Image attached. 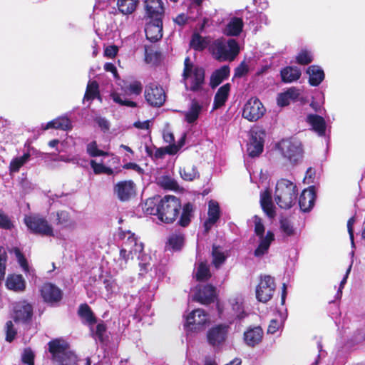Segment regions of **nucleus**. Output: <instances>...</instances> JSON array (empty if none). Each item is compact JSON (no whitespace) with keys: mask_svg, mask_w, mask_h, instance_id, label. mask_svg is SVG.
<instances>
[{"mask_svg":"<svg viewBox=\"0 0 365 365\" xmlns=\"http://www.w3.org/2000/svg\"><path fill=\"white\" fill-rule=\"evenodd\" d=\"M230 75V70H215L212 74L210 80V86L215 88Z\"/></svg>","mask_w":365,"mask_h":365,"instance_id":"nucleus-38","label":"nucleus"},{"mask_svg":"<svg viewBox=\"0 0 365 365\" xmlns=\"http://www.w3.org/2000/svg\"><path fill=\"white\" fill-rule=\"evenodd\" d=\"M145 17L149 20H163V2L161 0H145L144 2Z\"/></svg>","mask_w":365,"mask_h":365,"instance_id":"nucleus-15","label":"nucleus"},{"mask_svg":"<svg viewBox=\"0 0 365 365\" xmlns=\"http://www.w3.org/2000/svg\"><path fill=\"white\" fill-rule=\"evenodd\" d=\"M159 184L167 190H175L178 187L177 182L170 177L163 176L159 179Z\"/></svg>","mask_w":365,"mask_h":365,"instance_id":"nucleus-53","label":"nucleus"},{"mask_svg":"<svg viewBox=\"0 0 365 365\" xmlns=\"http://www.w3.org/2000/svg\"><path fill=\"white\" fill-rule=\"evenodd\" d=\"M190 47L196 51H202L207 46L205 38L198 34H194L190 43Z\"/></svg>","mask_w":365,"mask_h":365,"instance_id":"nucleus-45","label":"nucleus"},{"mask_svg":"<svg viewBox=\"0 0 365 365\" xmlns=\"http://www.w3.org/2000/svg\"><path fill=\"white\" fill-rule=\"evenodd\" d=\"M263 148L264 133H252L247 148L248 155L252 158L257 157L262 153Z\"/></svg>","mask_w":365,"mask_h":365,"instance_id":"nucleus-18","label":"nucleus"},{"mask_svg":"<svg viewBox=\"0 0 365 365\" xmlns=\"http://www.w3.org/2000/svg\"><path fill=\"white\" fill-rule=\"evenodd\" d=\"M275 287L274 278L271 276L261 277L260 282L256 288L257 299L261 302H267L272 297Z\"/></svg>","mask_w":365,"mask_h":365,"instance_id":"nucleus-12","label":"nucleus"},{"mask_svg":"<svg viewBox=\"0 0 365 365\" xmlns=\"http://www.w3.org/2000/svg\"><path fill=\"white\" fill-rule=\"evenodd\" d=\"M265 113V108L257 98H251L245 104L242 116L249 121H257Z\"/></svg>","mask_w":365,"mask_h":365,"instance_id":"nucleus-11","label":"nucleus"},{"mask_svg":"<svg viewBox=\"0 0 365 365\" xmlns=\"http://www.w3.org/2000/svg\"><path fill=\"white\" fill-rule=\"evenodd\" d=\"M72 125L71 120L66 117H59L50 122H48L45 130L50 128L61 129L63 130H68L71 129Z\"/></svg>","mask_w":365,"mask_h":365,"instance_id":"nucleus-33","label":"nucleus"},{"mask_svg":"<svg viewBox=\"0 0 365 365\" xmlns=\"http://www.w3.org/2000/svg\"><path fill=\"white\" fill-rule=\"evenodd\" d=\"M281 322L276 319H272L268 326L267 332L269 334H274L279 329Z\"/></svg>","mask_w":365,"mask_h":365,"instance_id":"nucleus-63","label":"nucleus"},{"mask_svg":"<svg viewBox=\"0 0 365 365\" xmlns=\"http://www.w3.org/2000/svg\"><path fill=\"white\" fill-rule=\"evenodd\" d=\"M220 217V207L216 201L210 200L209 202L208 218L205 222V227L207 230L218 220Z\"/></svg>","mask_w":365,"mask_h":365,"instance_id":"nucleus-30","label":"nucleus"},{"mask_svg":"<svg viewBox=\"0 0 365 365\" xmlns=\"http://www.w3.org/2000/svg\"><path fill=\"white\" fill-rule=\"evenodd\" d=\"M90 164L94 173L96 175L104 173L110 175L114 174V170L113 169L105 166L102 163H97L95 160H91Z\"/></svg>","mask_w":365,"mask_h":365,"instance_id":"nucleus-49","label":"nucleus"},{"mask_svg":"<svg viewBox=\"0 0 365 365\" xmlns=\"http://www.w3.org/2000/svg\"><path fill=\"white\" fill-rule=\"evenodd\" d=\"M282 155L292 163H297L302 156L301 143L296 139L282 140L279 143Z\"/></svg>","mask_w":365,"mask_h":365,"instance_id":"nucleus-9","label":"nucleus"},{"mask_svg":"<svg viewBox=\"0 0 365 365\" xmlns=\"http://www.w3.org/2000/svg\"><path fill=\"white\" fill-rule=\"evenodd\" d=\"M208 316L204 310L197 309L193 310L186 318V325L195 331L200 330L208 322Z\"/></svg>","mask_w":365,"mask_h":365,"instance_id":"nucleus-17","label":"nucleus"},{"mask_svg":"<svg viewBox=\"0 0 365 365\" xmlns=\"http://www.w3.org/2000/svg\"><path fill=\"white\" fill-rule=\"evenodd\" d=\"M309 83L312 86H319L324 78V70H307Z\"/></svg>","mask_w":365,"mask_h":365,"instance_id":"nucleus-43","label":"nucleus"},{"mask_svg":"<svg viewBox=\"0 0 365 365\" xmlns=\"http://www.w3.org/2000/svg\"><path fill=\"white\" fill-rule=\"evenodd\" d=\"M112 99L113 101L120 106L135 108L137 106V104L135 102L128 100L125 98L124 97L121 96V95L114 93L111 95Z\"/></svg>","mask_w":365,"mask_h":365,"instance_id":"nucleus-55","label":"nucleus"},{"mask_svg":"<svg viewBox=\"0 0 365 365\" xmlns=\"http://www.w3.org/2000/svg\"><path fill=\"white\" fill-rule=\"evenodd\" d=\"M201 106L196 101H193L190 110L185 113V120L188 123H194L199 116Z\"/></svg>","mask_w":365,"mask_h":365,"instance_id":"nucleus-44","label":"nucleus"},{"mask_svg":"<svg viewBox=\"0 0 365 365\" xmlns=\"http://www.w3.org/2000/svg\"><path fill=\"white\" fill-rule=\"evenodd\" d=\"M123 238L125 240L120 250V259H125L128 262L130 258L133 259L134 256H136L139 260L146 259L147 257L142 254L144 248L143 244L138 241L135 234L128 231L127 234L124 235Z\"/></svg>","mask_w":365,"mask_h":365,"instance_id":"nucleus-7","label":"nucleus"},{"mask_svg":"<svg viewBox=\"0 0 365 365\" xmlns=\"http://www.w3.org/2000/svg\"><path fill=\"white\" fill-rule=\"evenodd\" d=\"M145 36L151 42H156L163 36V20H149L145 28Z\"/></svg>","mask_w":365,"mask_h":365,"instance_id":"nucleus-19","label":"nucleus"},{"mask_svg":"<svg viewBox=\"0 0 365 365\" xmlns=\"http://www.w3.org/2000/svg\"><path fill=\"white\" fill-rule=\"evenodd\" d=\"M243 28L242 19L234 17L230 19L224 29V34L228 36H236L240 35Z\"/></svg>","mask_w":365,"mask_h":365,"instance_id":"nucleus-31","label":"nucleus"},{"mask_svg":"<svg viewBox=\"0 0 365 365\" xmlns=\"http://www.w3.org/2000/svg\"><path fill=\"white\" fill-rule=\"evenodd\" d=\"M86 150L89 155L91 157L105 156L108 155V153L101 150L98 148L96 141H92L88 143L87 145Z\"/></svg>","mask_w":365,"mask_h":365,"instance_id":"nucleus-54","label":"nucleus"},{"mask_svg":"<svg viewBox=\"0 0 365 365\" xmlns=\"http://www.w3.org/2000/svg\"><path fill=\"white\" fill-rule=\"evenodd\" d=\"M298 195L297 185L287 179H281L277 181L274 200L280 208L289 209L295 203Z\"/></svg>","mask_w":365,"mask_h":365,"instance_id":"nucleus-3","label":"nucleus"},{"mask_svg":"<svg viewBox=\"0 0 365 365\" xmlns=\"http://www.w3.org/2000/svg\"><path fill=\"white\" fill-rule=\"evenodd\" d=\"M182 77L187 91L197 93L202 99L208 97L204 70H184Z\"/></svg>","mask_w":365,"mask_h":365,"instance_id":"nucleus-5","label":"nucleus"},{"mask_svg":"<svg viewBox=\"0 0 365 365\" xmlns=\"http://www.w3.org/2000/svg\"><path fill=\"white\" fill-rule=\"evenodd\" d=\"M145 98L153 107H160L165 101V93L162 87L156 83H150L145 89Z\"/></svg>","mask_w":365,"mask_h":365,"instance_id":"nucleus-13","label":"nucleus"},{"mask_svg":"<svg viewBox=\"0 0 365 365\" xmlns=\"http://www.w3.org/2000/svg\"><path fill=\"white\" fill-rule=\"evenodd\" d=\"M24 223L28 229L34 234L53 236V229L47 220L40 215H31L24 217Z\"/></svg>","mask_w":365,"mask_h":365,"instance_id":"nucleus-8","label":"nucleus"},{"mask_svg":"<svg viewBox=\"0 0 365 365\" xmlns=\"http://www.w3.org/2000/svg\"><path fill=\"white\" fill-rule=\"evenodd\" d=\"M179 172L181 178L187 181H192L200 176L196 167L191 164H187L183 168H180Z\"/></svg>","mask_w":365,"mask_h":365,"instance_id":"nucleus-36","label":"nucleus"},{"mask_svg":"<svg viewBox=\"0 0 365 365\" xmlns=\"http://www.w3.org/2000/svg\"><path fill=\"white\" fill-rule=\"evenodd\" d=\"M355 222L354 217H351L347 222V230L350 237L351 246L354 247L353 225Z\"/></svg>","mask_w":365,"mask_h":365,"instance_id":"nucleus-64","label":"nucleus"},{"mask_svg":"<svg viewBox=\"0 0 365 365\" xmlns=\"http://www.w3.org/2000/svg\"><path fill=\"white\" fill-rule=\"evenodd\" d=\"M280 228L282 232L287 236H292L295 234V229L293 225L286 218L280 220Z\"/></svg>","mask_w":365,"mask_h":365,"instance_id":"nucleus-52","label":"nucleus"},{"mask_svg":"<svg viewBox=\"0 0 365 365\" xmlns=\"http://www.w3.org/2000/svg\"><path fill=\"white\" fill-rule=\"evenodd\" d=\"M78 315L88 325H93L96 322V317L89 306L87 304H81L78 311Z\"/></svg>","mask_w":365,"mask_h":365,"instance_id":"nucleus-37","label":"nucleus"},{"mask_svg":"<svg viewBox=\"0 0 365 365\" xmlns=\"http://www.w3.org/2000/svg\"><path fill=\"white\" fill-rule=\"evenodd\" d=\"M118 51V46L115 45L108 46L104 49V56L108 58H113L116 56Z\"/></svg>","mask_w":365,"mask_h":365,"instance_id":"nucleus-62","label":"nucleus"},{"mask_svg":"<svg viewBox=\"0 0 365 365\" xmlns=\"http://www.w3.org/2000/svg\"><path fill=\"white\" fill-rule=\"evenodd\" d=\"M263 336V331L260 327H250L244 333L245 344L251 347L259 344Z\"/></svg>","mask_w":365,"mask_h":365,"instance_id":"nucleus-21","label":"nucleus"},{"mask_svg":"<svg viewBox=\"0 0 365 365\" xmlns=\"http://www.w3.org/2000/svg\"><path fill=\"white\" fill-rule=\"evenodd\" d=\"M252 222L255 227V233L258 237V245L254 251V255L257 258H261L268 253L269 247L274 240V235L271 230H268L264 235V225L262 219L257 215L252 217Z\"/></svg>","mask_w":365,"mask_h":365,"instance_id":"nucleus-6","label":"nucleus"},{"mask_svg":"<svg viewBox=\"0 0 365 365\" xmlns=\"http://www.w3.org/2000/svg\"><path fill=\"white\" fill-rule=\"evenodd\" d=\"M43 301L48 304H54L59 302L63 296L62 291L52 283H45L40 289Z\"/></svg>","mask_w":365,"mask_h":365,"instance_id":"nucleus-16","label":"nucleus"},{"mask_svg":"<svg viewBox=\"0 0 365 365\" xmlns=\"http://www.w3.org/2000/svg\"><path fill=\"white\" fill-rule=\"evenodd\" d=\"M260 205L264 212L269 219H273L275 217V207L272 202L271 195L268 191L265 190L261 192Z\"/></svg>","mask_w":365,"mask_h":365,"instance_id":"nucleus-25","label":"nucleus"},{"mask_svg":"<svg viewBox=\"0 0 365 365\" xmlns=\"http://www.w3.org/2000/svg\"><path fill=\"white\" fill-rule=\"evenodd\" d=\"M14 252L16 255L19 264L23 269L24 272L29 274H34V271L31 269H30L26 259L24 257L21 251L18 248H14Z\"/></svg>","mask_w":365,"mask_h":365,"instance_id":"nucleus-50","label":"nucleus"},{"mask_svg":"<svg viewBox=\"0 0 365 365\" xmlns=\"http://www.w3.org/2000/svg\"><path fill=\"white\" fill-rule=\"evenodd\" d=\"M185 242V237L182 233L172 234L168 240L165 249L167 250L179 251L182 249Z\"/></svg>","mask_w":365,"mask_h":365,"instance_id":"nucleus-32","label":"nucleus"},{"mask_svg":"<svg viewBox=\"0 0 365 365\" xmlns=\"http://www.w3.org/2000/svg\"><path fill=\"white\" fill-rule=\"evenodd\" d=\"M315 198L316 192L314 186L304 189L299 198V205L301 210L304 212H309L314 205Z\"/></svg>","mask_w":365,"mask_h":365,"instance_id":"nucleus-20","label":"nucleus"},{"mask_svg":"<svg viewBox=\"0 0 365 365\" xmlns=\"http://www.w3.org/2000/svg\"><path fill=\"white\" fill-rule=\"evenodd\" d=\"M230 303L232 306V310L233 315L238 319L241 320L247 316V313L245 312L243 302L242 298H233L230 300Z\"/></svg>","mask_w":365,"mask_h":365,"instance_id":"nucleus-35","label":"nucleus"},{"mask_svg":"<svg viewBox=\"0 0 365 365\" xmlns=\"http://www.w3.org/2000/svg\"><path fill=\"white\" fill-rule=\"evenodd\" d=\"M0 227L5 230H11L13 223L9 217L0 210Z\"/></svg>","mask_w":365,"mask_h":365,"instance_id":"nucleus-58","label":"nucleus"},{"mask_svg":"<svg viewBox=\"0 0 365 365\" xmlns=\"http://www.w3.org/2000/svg\"><path fill=\"white\" fill-rule=\"evenodd\" d=\"M215 296V289L210 284H207L202 288H200L195 294V298L202 304H210L214 301Z\"/></svg>","mask_w":365,"mask_h":365,"instance_id":"nucleus-24","label":"nucleus"},{"mask_svg":"<svg viewBox=\"0 0 365 365\" xmlns=\"http://www.w3.org/2000/svg\"><path fill=\"white\" fill-rule=\"evenodd\" d=\"M30 154L24 153L23 156L14 159L10 163V171L12 173L18 172L29 159Z\"/></svg>","mask_w":365,"mask_h":365,"instance_id":"nucleus-48","label":"nucleus"},{"mask_svg":"<svg viewBox=\"0 0 365 365\" xmlns=\"http://www.w3.org/2000/svg\"><path fill=\"white\" fill-rule=\"evenodd\" d=\"M209 51L212 57L220 62L232 61L240 53V46L235 39L221 38L212 42Z\"/></svg>","mask_w":365,"mask_h":365,"instance_id":"nucleus-2","label":"nucleus"},{"mask_svg":"<svg viewBox=\"0 0 365 365\" xmlns=\"http://www.w3.org/2000/svg\"><path fill=\"white\" fill-rule=\"evenodd\" d=\"M138 2V0H118L117 6L120 13L129 15L135 11Z\"/></svg>","mask_w":365,"mask_h":365,"instance_id":"nucleus-34","label":"nucleus"},{"mask_svg":"<svg viewBox=\"0 0 365 365\" xmlns=\"http://www.w3.org/2000/svg\"><path fill=\"white\" fill-rule=\"evenodd\" d=\"M282 82L291 83L297 81L302 76L301 70H280Z\"/></svg>","mask_w":365,"mask_h":365,"instance_id":"nucleus-41","label":"nucleus"},{"mask_svg":"<svg viewBox=\"0 0 365 365\" xmlns=\"http://www.w3.org/2000/svg\"><path fill=\"white\" fill-rule=\"evenodd\" d=\"M57 224L63 228L73 229L75 227V222L71 219L68 212L61 211L57 212Z\"/></svg>","mask_w":365,"mask_h":365,"instance_id":"nucleus-39","label":"nucleus"},{"mask_svg":"<svg viewBox=\"0 0 365 365\" xmlns=\"http://www.w3.org/2000/svg\"><path fill=\"white\" fill-rule=\"evenodd\" d=\"M296 60L300 65H307L313 60L312 53L307 48L302 49L296 56Z\"/></svg>","mask_w":365,"mask_h":365,"instance_id":"nucleus-47","label":"nucleus"},{"mask_svg":"<svg viewBox=\"0 0 365 365\" xmlns=\"http://www.w3.org/2000/svg\"><path fill=\"white\" fill-rule=\"evenodd\" d=\"M94 120L103 131L106 132L109 130L110 123L106 118L98 116L96 117Z\"/></svg>","mask_w":365,"mask_h":365,"instance_id":"nucleus-60","label":"nucleus"},{"mask_svg":"<svg viewBox=\"0 0 365 365\" xmlns=\"http://www.w3.org/2000/svg\"><path fill=\"white\" fill-rule=\"evenodd\" d=\"M301 94V91L296 87L288 88L286 91L280 93L277 96V104L280 107L288 106L290 102L297 101Z\"/></svg>","mask_w":365,"mask_h":365,"instance_id":"nucleus-23","label":"nucleus"},{"mask_svg":"<svg viewBox=\"0 0 365 365\" xmlns=\"http://www.w3.org/2000/svg\"><path fill=\"white\" fill-rule=\"evenodd\" d=\"M48 346L53 365H73L76 363V356L65 341L54 339L48 342Z\"/></svg>","mask_w":365,"mask_h":365,"instance_id":"nucleus-4","label":"nucleus"},{"mask_svg":"<svg viewBox=\"0 0 365 365\" xmlns=\"http://www.w3.org/2000/svg\"><path fill=\"white\" fill-rule=\"evenodd\" d=\"M97 97H99L98 85L96 81H89L84 95L83 102H91Z\"/></svg>","mask_w":365,"mask_h":365,"instance_id":"nucleus-42","label":"nucleus"},{"mask_svg":"<svg viewBox=\"0 0 365 365\" xmlns=\"http://www.w3.org/2000/svg\"><path fill=\"white\" fill-rule=\"evenodd\" d=\"M181 210L182 213L178 222V224L181 227H186L190 225L194 216L195 206L192 202H187L184 204L182 206L181 205Z\"/></svg>","mask_w":365,"mask_h":365,"instance_id":"nucleus-27","label":"nucleus"},{"mask_svg":"<svg viewBox=\"0 0 365 365\" xmlns=\"http://www.w3.org/2000/svg\"><path fill=\"white\" fill-rule=\"evenodd\" d=\"M230 326L225 324H220L211 327L207 333V339L209 344L214 348L221 347L227 340Z\"/></svg>","mask_w":365,"mask_h":365,"instance_id":"nucleus-10","label":"nucleus"},{"mask_svg":"<svg viewBox=\"0 0 365 365\" xmlns=\"http://www.w3.org/2000/svg\"><path fill=\"white\" fill-rule=\"evenodd\" d=\"M143 85L140 81H134L126 86V91L130 95L138 96L142 93Z\"/></svg>","mask_w":365,"mask_h":365,"instance_id":"nucleus-56","label":"nucleus"},{"mask_svg":"<svg viewBox=\"0 0 365 365\" xmlns=\"http://www.w3.org/2000/svg\"><path fill=\"white\" fill-rule=\"evenodd\" d=\"M5 329H6V341L8 342H11L14 339V338L17 334L16 330L14 328V324L11 321H8L6 323Z\"/></svg>","mask_w":365,"mask_h":365,"instance_id":"nucleus-57","label":"nucleus"},{"mask_svg":"<svg viewBox=\"0 0 365 365\" xmlns=\"http://www.w3.org/2000/svg\"><path fill=\"white\" fill-rule=\"evenodd\" d=\"M143 210L148 215H156L160 222L170 224L179 216L181 202L174 195H165L163 198L155 196L146 200Z\"/></svg>","mask_w":365,"mask_h":365,"instance_id":"nucleus-1","label":"nucleus"},{"mask_svg":"<svg viewBox=\"0 0 365 365\" xmlns=\"http://www.w3.org/2000/svg\"><path fill=\"white\" fill-rule=\"evenodd\" d=\"M212 264L216 268H219L225 262L227 255L218 247L213 245L212 250Z\"/></svg>","mask_w":365,"mask_h":365,"instance_id":"nucleus-40","label":"nucleus"},{"mask_svg":"<svg viewBox=\"0 0 365 365\" xmlns=\"http://www.w3.org/2000/svg\"><path fill=\"white\" fill-rule=\"evenodd\" d=\"M106 325L103 323H100L96 326V331L93 333L96 339H98L99 341H103V335L106 332Z\"/></svg>","mask_w":365,"mask_h":365,"instance_id":"nucleus-61","label":"nucleus"},{"mask_svg":"<svg viewBox=\"0 0 365 365\" xmlns=\"http://www.w3.org/2000/svg\"><path fill=\"white\" fill-rule=\"evenodd\" d=\"M196 279L198 281L207 280L211 277L209 267L204 262H200L196 270Z\"/></svg>","mask_w":365,"mask_h":365,"instance_id":"nucleus-46","label":"nucleus"},{"mask_svg":"<svg viewBox=\"0 0 365 365\" xmlns=\"http://www.w3.org/2000/svg\"><path fill=\"white\" fill-rule=\"evenodd\" d=\"M307 121L319 136L325 135L327 125L324 118L316 114H309L307 117Z\"/></svg>","mask_w":365,"mask_h":365,"instance_id":"nucleus-28","label":"nucleus"},{"mask_svg":"<svg viewBox=\"0 0 365 365\" xmlns=\"http://www.w3.org/2000/svg\"><path fill=\"white\" fill-rule=\"evenodd\" d=\"M179 146L173 144L167 146L165 148H159L156 150L155 155L157 158H161L165 154L175 155L179 150Z\"/></svg>","mask_w":365,"mask_h":365,"instance_id":"nucleus-51","label":"nucleus"},{"mask_svg":"<svg viewBox=\"0 0 365 365\" xmlns=\"http://www.w3.org/2000/svg\"><path fill=\"white\" fill-rule=\"evenodd\" d=\"M34 354L30 349H24L22 356H21V360L23 363L26 364L28 365H34Z\"/></svg>","mask_w":365,"mask_h":365,"instance_id":"nucleus-59","label":"nucleus"},{"mask_svg":"<svg viewBox=\"0 0 365 365\" xmlns=\"http://www.w3.org/2000/svg\"><path fill=\"white\" fill-rule=\"evenodd\" d=\"M14 314L16 320L26 322L33 315L32 306L26 302H19L14 307Z\"/></svg>","mask_w":365,"mask_h":365,"instance_id":"nucleus-22","label":"nucleus"},{"mask_svg":"<svg viewBox=\"0 0 365 365\" xmlns=\"http://www.w3.org/2000/svg\"><path fill=\"white\" fill-rule=\"evenodd\" d=\"M230 88L231 86L230 83H225L218 88L214 97V109H217L225 105L228 99Z\"/></svg>","mask_w":365,"mask_h":365,"instance_id":"nucleus-29","label":"nucleus"},{"mask_svg":"<svg viewBox=\"0 0 365 365\" xmlns=\"http://www.w3.org/2000/svg\"><path fill=\"white\" fill-rule=\"evenodd\" d=\"M136 186L133 180H123L117 182L113 187V192L121 202L130 200L135 196Z\"/></svg>","mask_w":365,"mask_h":365,"instance_id":"nucleus-14","label":"nucleus"},{"mask_svg":"<svg viewBox=\"0 0 365 365\" xmlns=\"http://www.w3.org/2000/svg\"><path fill=\"white\" fill-rule=\"evenodd\" d=\"M6 287L15 292H22L26 289V282L21 274H10L7 277Z\"/></svg>","mask_w":365,"mask_h":365,"instance_id":"nucleus-26","label":"nucleus"}]
</instances>
